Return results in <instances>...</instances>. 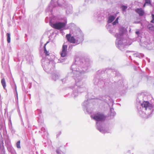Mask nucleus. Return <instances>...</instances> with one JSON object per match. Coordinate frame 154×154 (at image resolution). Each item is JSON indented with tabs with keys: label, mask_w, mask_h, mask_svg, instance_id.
<instances>
[{
	"label": "nucleus",
	"mask_w": 154,
	"mask_h": 154,
	"mask_svg": "<svg viewBox=\"0 0 154 154\" xmlns=\"http://www.w3.org/2000/svg\"><path fill=\"white\" fill-rule=\"evenodd\" d=\"M66 23L64 22H58L52 24L51 26L53 28L57 29H60L66 26Z\"/></svg>",
	"instance_id": "obj_1"
},
{
	"label": "nucleus",
	"mask_w": 154,
	"mask_h": 154,
	"mask_svg": "<svg viewBox=\"0 0 154 154\" xmlns=\"http://www.w3.org/2000/svg\"><path fill=\"white\" fill-rule=\"evenodd\" d=\"M97 121H101L105 120L106 117L102 114L97 113L93 118Z\"/></svg>",
	"instance_id": "obj_2"
},
{
	"label": "nucleus",
	"mask_w": 154,
	"mask_h": 154,
	"mask_svg": "<svg viewBox=\"0 0 154 154\" xmlns=\"http://www.w3.org/2000/svg\"><path fill=\"white\" fill-rule=\"evenodd\" d=\"M67 45H63L62 48V51L60 53L61 56L62 57H64L67 54Z\"/></svg>",
	"instance_id": "obj_3"
},
{
	"label": "nucleus",
	"mask_w": 154,
	"mask_h": 154,
	"mask_svg": "<svg viewBox=\"0 0 154 154\" xmlns=\"http://www.w3.org/2000/svg\"><path fill=\"white\" fill-rule=\"evenodd\" d=\"M66 38L67 40L69 42L72 43H75L76 42V40L73 36H71V34H67L66 35Z\"/></svg>",
	"instance_id": "obj_4"
},
{
	"label": "nucleus",
	"mask_w": 154,
	"mask_h": 154,
	"mask_svg": "<svg viewBox=\"0 0 154 154\" xmlns=\"http://www.w3.org/2000/svg\"><path fill=\"white\" fill-rule=\"evenodd\" d=\"M141 106L145 108L146 110L150 109L152 107V105L148 101H143L141 103Z\"/></svg>",
	"instance_id": "obj_5"
},
{
	"label": "nucleus",
	"mask_w": 154,
	"mask_h": 154,
	"mask_svg": "<svg viewBox=\"0 0 154 154\" xmlns=\"http://www.w3.org/2000/svg\"><path fill=\"white\" fill-rule=\"evenodd\" d=\"M135 11L140 16H143L145 14L144 11L141 8L136 9Z\"/></svg>",
	"instance_id": "obj_6"
},
{
	"label": "nucleus",
	"mask_w": 154,
	"mask_h": 154,
	"mask_svg": "<svg viewBox=\"0 0 154 154\" xmlns=\"http://www.w3.org/2000/svg\"><path fill=\"white\" fill-rule=\"evenodd\" d=\"M48 42L46 44H45L44 47V53L45 54V55L46 56H49L50 54V53H49V51L47 50L46 48V46Z\"/></svg>",
	"instance_id": "obj_7"
},
{
	"label": "nucleus",
	"mask_w": 154,
	"mask_h": 154,
	"mask_svg": "<svg viewBox=\"0 0 154 154\" xmlns=\"http://www.w3.org/2000/svg\"><path fill=\"white\" fill-rule=\"evenodd\" d=\"M115 17L113 16H110L109 17L108 22V23H112L115 19Z\"/></svg>",
	"instance_id": "obj_8"
},
{
	"label": "nucleus",
	"mask_w": 154,
	"mask_h": 154,
	"mask_svg": "<svg viewBox=\"0 0 154 154\" xmlns=\"http://www.w3.org/2000/svg\"><path fill=\"white\" fill-rule=\"evenodd\" d=\"M1 82L4 88L5 89L6 86L5 79L4 78L2 79L1 80Z\"/></svg>",
	"instance_id": "obj_9"
},
{
	"label": "nucleus",
	"mask_w": 154,
	"mask_h": 154,
	"mask_svg": "<svg viewBox=\"0 0 154 154\" xmlns=\"http://www.w3.org/2000/svg\"><path fill=\"white\" fill-rule=\"evenodd\" d=\"M7 42L8 43H10L11 41V38H10V34L9 33H8L7 34Z\"/></svg>",
	"instance_id": "obj_10"
},
{
	"label": "nucleus",
	"mask_w": 154,
	"mask_h": 154,
	"mask_svg": "<svg viewBox=\"0 0 154 154\" xmlns=\"http://www.w3.org/2000/svg\"><path fill=\"white\" fill-rule=\"evenodd\" d=\"M17 147L18 148H20V141H18L16 143Z\"/></svg>",
	"instance_id": "obj_11"
},
{
	"label": "nucleus",
	"mask_w": 154,
	"mask_h": 154,
	"mask_svg": "<svg viewBox=\"0 0 154 154\" xmlns=\"http://www.w3.org/2000/svg\"><path fill=\"white\" fill-rule=\"evenodd\" d=\"M119 17H117L116 20L112 24L113 25H115L116 23H118Z\"/></svg>",
	"instance_id": "obj_12"
},
{
	"label": "nucleus",
	"mask_w": 154,
	"mask_h": 154,
	"mask_svg": "<svg viewBox=\"0 0 154 154\" xmlns=\"http://www.w3.org/2000/svg\"><path fill=\"white\" fill-rule=\"evenodd\" d=\"M128 8V7L127 6H122V8L123 11H124L125 10L126 8Z\"/></svg>",
	"instance_id": "obj_13"
},
{
	"label": "nucleus",
	"mask_w": 154,
	"mask_h": 154,
	"mask_svg": "<svg viewBox=\"0 0 154 154\" xmlns=\"http://www.w3.org/2000/svg\"><path fill=\"white\" fill-rule=\"evenodd\" d=\"M145 3L146 4H151V2L150 0H145Z\"/></svg>",
	"instance_id": "obj_14"
},
{
	"label": "nucleus",
	"mask_w": 154,
	"mask_h": 154,
	"mask_svg": "<svg viewBox=\"0 0 154 154\" xmlns=\"http://www.w3.org/2000/svg\"><path fill=\"white\" fill-rule=\"evenodd\" d=\"M152 20L151 21V22L152 23H154V15L152 14Z\"/></svg>",
	"instance_id": "obj_15"
},
{
	"label": "nucleus",
	"mask_w": 154,
	"mask_h": 154,
	"mask_svg": "<svg viewBox=\"0 0 154 154\" xmlns=\"http://www.w3.org/2000/svg\"><path fill=\"white\" fill-rule=\"evenodd\" d=\"M3 144H4V143L3 142H2V146L0 147V148L3 149V148L4 147Z\"/></svg>",
	"instance_id": "obj_16"
},
{
	"label": "nucleus",
	"mask_w": 154,
	"mask_h": 154,
	"mask_svg": "<svg viewBox=\"0 0 154 154\" xmlns=\"http://www.w3.org/2000/svg\"><path fill=\"white\" fill-rule=\"evenodd\" d=\"M135 33L137 35H139V31H137Z\"/></svg>",
	"instance_id": "obj_17"
},
{
	"label": "nucleus",
	"mask_w": 154,
	"mask_h": 154,
	"mask_svg": "<svg viewBox=\"0 0 154 154\" xmlns=\"http://www.w3.org/2000/svg\"><path fill=\"white\" fill-rule=\"evenodd\" d=\"M56 152L58 154H59L60 153L59 150H56Z\"/></svg>",
	"instance_id": "obj_18"
},
{
	"label": "nucleus",
	"mask_w": 154,
	"mask_h": 154,
	"mask_svg": "<svg viewBox=\"0 0 154 154\" xmlns=\"http://www.w3.org/2000/svg\"><path fill=\"white\" fill-rule=\"evenodd\" d=\"M146 4V3L145 2V3L144 4V5H143V7H144L145 6Z\"/></svg>",
	"instance_id": "obj_19"
}]
</instances>
